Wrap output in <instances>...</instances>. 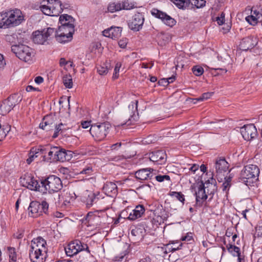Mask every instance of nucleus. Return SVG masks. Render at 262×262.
<instances>
[{"mask_svg":"<svg viewBox=\"0 0 262 262\" xmlns=\"http://www.w3.org/2000/svg\"><path fill=\"white\" fill-rule=\"evenodd\" d=\"M24 21V15L18 9L0 13V27L7 28L16 27Z\"/></svg>","mask_w":262,"mask_h":262,"instance_id":"f257e3e1","label":"nucleus"},{"mask_svg":"<svg viewBox=\"0 0 262 262\" xmlns=\"http://www.w3.org/2000/svg\"><path fill=\"white\" fill-rule=\"evenodd\" d=\"M259 169L256 165L249 164L245 166L242 170L239 178V182L249 186L258 180Z\"/></svg>","mask_w":262,"mask_h":262,"instance_id":"f03ea898","label":"nucleus"},{"mask_svg":"<svg viewBox=\"0 0 262 262\" xmlns=\"http://www.w3.org/2000/svg\"><path fill=\"white\" fill-rule=\"evenodd\" d=\"M41 184L39 192L43 193L58 192L62 188L60 179L54 175L50 176L45 179L40 180Z\"/></svg>","mask_w":262,"mask_h":262,"instance_id":"7ed1b4c3","label":"nucleus"},{"mask_svg":"<svg viewBox=\"0 0 262 262\" xmlns=\"http://www.w3.org/2000/svg\"><path fill=\"white\" fill-rule=\"evenodd\" d=\"M61 6L59 0H43L39 8L45 15L57 16L62 12Z\"/></svg>","mask_w":262,"mask_h":262,"instance_id":"20e7f679","label":"nucleus"},{"mask_svg":"<svg viewBox=\"0 0 262 262\" xmlns=\"http://www.w3.org/2000/svg\"><path fill=\"white\" fill-rule=\"evenodd\" d=\"M111 126L108 122L94 124L91 125L90 133L95 141H101L106 138Z\"/></svg>","mask_w":262,"mask_h":262,"instance_id":"39448f33","label":"nucleus"},{"mask_svg":"<svg viewBox=\"0 0 262 262\" xmlns=\"http://www.w3.org/2000/svg\"><path fill=\"white\" fill-rule=\"evenodd\" d=\"M11 51L19 59L25 62L31 61L34 56L33 50L24 44L12 45Z\"/></svg>","mask_w":262,"mask_h":262,"instance_id":"423d86ee","label":"nucleus"},{"mask_svg":"<svg viewBox=\"0 0 262 262\" xmlns=\"http://www.w3.org/2000/svg\"><path fill=\"white\" fill-rule=\"evenodd\" d=\"M28 209L29 215L33 217H37L43 213L49 215V204L45 200L41 202L36 201L31 202Z\"/></svg>","mask_w":262,"mask_h":262,"instance_id":"0eeeda50","label":"nucleus"},{"mask_svg":"<svg viewBox=\"0 0 262 262\" xmlns=\"http://www.w3.org/2000/svg\"><path fill=\"white\" fill-rule=\"evenodd\" d=\"M21 97L14 94L0 103V114H7L16 104L21 101Z\"/></svg>","mask_w":262,"mask_h":262,"instance_id":"6e6552de","label":"nucleus"},{"mask_svg":"<svg viewBox=\"0 0 262 262\" xmlns=\"http://www.w3.org/2000/svg\"><path fill=\"white\" fill-rule=\"evenodd\" d=\"M64 249L66 254L70 257L76 255L81 251H86L88 253H90L87 244L82 243L78 239L70 242Z\"/></svg>","mask_w":262,"mask_h":262,"instance_id":"1a4fd4ad","label":"nucleus"},{"mask_svg":"<svg viewBox=\"0 0 262 262\" xmlns=\"http://www.w3.org/2000/svg\"><path fill=\"white\" fill-rule=\"evenodd\" d=\"M145 21V16L143 13L136 12L127 21L128 28L134 32L140 31Z\"/></svg>","mask_w":262,"mask_h":262,"instance_id":"9d476101","label":"nucleus"},{"mask_svg":"<svg viewBox=\"0 0 262 262\" xmlns=\"http://www.w3.org/2000/svg\"><path fill=\"white\" fill-rule=\"evenodd\" d=\"M55 32V29L48 28L46 30L45 29L41 31H36L33 37V40L34 43L37 44H44L51 36Z\"/></svg>","mask_w":262,"mask_h":262,"instance_id":"9b49d317","label":"nucleus"},{"mask_svg":"<svg viewBox=\"0 0 262 262\" xmlns=\"http://www.w3.org/2000/svg\"><path fill=\"white\" fill-rule=\"evenodd\" d=\"M47 254L45 251H42L37 246H30L29 257L32 262H44Z\"/></svg>","mask_w":262,"mask_h":262,"instance_id":"f8f14e48","label":"nucleus"},{"mask_svg":"<svg viewBox=\"0 0 262 262\" xmlns=\"http://www.w3.org/2000/svg\"><path fill=\"white\" fill-rule=\"evenodd\" d=\"M241 133L247 141L252 140L258 135L257 129L253 124L244 125L241 128Z\"/></svg>","mask_w":262,"mask_h":262,"instance_id":"ddd939ff","label":"nucleus"},{"mask_svg":"<svg viewBox=\"0 0 262 262\" xmlns=\"http://www.w3.org/2000/svg\"><path fill=\"white\" fill-rule=\"evenodd\" d=\"M151 14L156 18L160 19L165 25L170 27H173L176 24V21L174 18L157 9H152Z\"/></svg>","mask_w":262,"mask_h":262,"instance_id":"4468645a","label":"nucleus"},{"mask_svg":"<svg viewBox=\"0 0 262 262\" xmlns=\"http://www.w3.org/2000/svg\"><path fill=\"white\" fill-rule=\"evenodd\" d=\"M166 152L163 150L154 151L148 154L149 160L158 165L164 164L166 161Z\"/></svg>","mask_w":262,"mask_h":262,"instance_id":"2eb2a0df","label":"nucleus"},{"mask_svg":"<svg viewBox=\"0 0 262 262\" xmlns=\"http://www.w3.org/2000/svg\"><path fill=\"white\" fill-rule=\"evenodd\" d=\"M195 203L194 205V207H202L203 202L206 201L208 198V195L206 194V191L205 188V184L202 182L198 188V191L195 192Z\"/></svg>","mask_w":262,"mask_h":262,"instance_id":"dca6fc26","label":"nucleus"},{"mask_svg":"<svg viewBox=\"0 0 262 262\" xmlns=\"http://www.w3.org/2000/svg\"><path fill=\"white\" fill-rule=\"evenodd\" d=\"M57 153L55 157L53 159L56 162L59 161L63 162L70 160L73 157V153L71 151L67 150L60 147H57Z\"/></svg>","mask_w":262,"mask_h":262,"instance_id":"f3484780","label":"nucleus"},{"mask_svg":"<svg viewBox=\"0 0 262 262\" xmlns=\"http://www.w3.org/2000/svg\"><path fill=\"white\" fill-rule=\"evenodd\" d=\"M23 186H26L31 190L39 191L41 184L40 180L38 181L33 177L29 176H25L23 179Z\"/></svg>","mask_w":262,"mask_h":262,"instance_id":"a211bd4d","label":"nucleus"},{"mask_svg":"<svg viewBox=\"0 0 262 262\" xmlns=\"http://www.w3.org/2000/svg\"><path fill=\"white\" fill-rule=\"evenodd\" d=\"M152 168L140 169L135 172V177L140 181L151 179L155 176Z\"/></svg>","mask_w":262,"mask_h":262,"instance_id":"6ab92c4d","label":"nucleus"},{"mask_svg":"<svg viewBox=\"0 0 262 262\" xmlns=\"http://www.w3.org/2000/svg\"><path fill=\"white\" fill-rule=\"evenodd\" d=\"M257 43L256 38L250 36L244 38L239 45V49L243 51H248L254 48Z\"/></svg>","mask_w":262,"mask_h":262,"instance_id":"aec40b11","label":"nucleus"},{"mask_svg":"<svg viewBox=\"0 0 262 262\" xmlns=\"http://www.w3.org/2000/svg\"><path fill=\"white\" fill-rule=\"evenodd\" d=\"M55 126H56L55 120L52 115L45 116L39 124L40 128L46 131L53 130Z\"/></svg>","mask_w":262,"mask_h":262,"instance_id":"412c9836","label":"nucleus"},{"mask_svg":"<svg viewBox=\"0 0 262 262\" xmlns=\"http://www.w3.org/2000/svg\"><path fill=\"white\" fill-rule=\"evenodd\" d=\"M75 19L68 14H63L60 16L59 23L61 26L70 27V32H75Z\"/></svg>","mask_w":262,"mask_h":262,"instance_id":"4be33fe9","label":"nucleus"},{"mask_svg":"<svg viewBox=\"0 0 262 262\" xmlns=\"http://www.w3.org/2000/svg\"><path fill=\"white\" fill-rule=\"evenodd\" d=\"M122 28L119 27H111L104 30L102 33L103 35L111 38L113 39H117L121 35Z\"/></svg>","mask_w":262,"mask_h":262,"instance_id":"5701e85b","label":"nucleus"},{"mask_svg":"<svg viewBox=\"0 0 262 262\" xmlns=\"http://www.w3.org/2000/svg\"><path fill=\"white\" fill-rule=\"evenodd\" d=\"M204 184L206 185V186H205L206 194L208 196H210L209 199V201H210L213 199V195L217 190L216 182L212 176L211 178Z\"/></svg>","mask_w":262,"mask_h":262,"instance_id":"b1692460","label":"nucleus"},{"mask_svg":"<svg viewBox=\"0 0 262 262\" xmlns=\"http://www.w3.org/2000/svg\"><path fill=\"white\" fill-rule=\"evenodd\" d=\"M105 193L111 197H114L118 193V188L116 184L112 182H106L103 187Z\"/></svg>","mask_w":262,"mask_h":262,"instance_id":"393cba45","label":"nucleus"},{"mask_svg":"<svg viewBox=\"0 0 262 262\" xmlns=\"http://www.w3.org/2000/svg\"><path fill=\"white\" fill-rule=\"evenodd\" d=\"M229 164L225 158H217L215 163V167L217 173L226 172L229 168Z\"/></svg>","mask_w":262,"mask_h":262,"instance_id":"a878e982","label":"nucleus"},{"mask_svg":"<svg viewBox=\"0 0 262 262\" xmlns=\"http://www.w3.org/2000/svg\"><path fill=\"white\" fill-rule=\"evenodd\" d=\"M55 37L57 42L61 43H65L66 42L71 41L73 38V35L74 32L70 31L69 35H67L64 33L59 32L55 30Z\"/></svg>","mask_w":262,"mask_h":262,"instance_id":"bb28decb","label":"nucleus"},{"mask_svg":"<svg viewBox=\"0 0 262 262\" xmlns=\"http://www.w3.org/2000/svg\"><path fill=\"white\" fill-rule=\"evenodd\" d=\"M47 149L44 147H40L39 148H32L31 149L30 152L29 154V157L27 159V163L28 164H30L34 160L35 158L39 156V154L44 155L46 154Z\"/></svg>","mask_w":262,"mask_h":262,"instance_id":"cd10ccee","label":"nucleus"},{"mask_svg":"<svg viewBox=\"0 0 262 262\" xmlns=\"http://www.w3.org/2000/svg\"><path fill=\"white\" fill-rule=\"evenodd\" d=\"M85 220L86 222L85 224H88V226H100L101 223L100 216H97L92 212H89L85 216Z\"/></svg>","mask_w":262,"mask_h":262,"instance_id":"c85d7f7f","label":"nucleus"},{"mask_svg":"<svg viewBox=\"0 0 262 262\" xmlns=\"http://www.w3.org/2000/svg\"><path fill=\"white\" fill-rule=\"evenodd\" d=\"M155 216L160 217V222H164L168 217V212L166 211L162 205L158 204L155 210L154 211Z\"/></svg>","mask_w":262,"mask_h":262,"instance_id":"c756f323","label":"nucleus"},{"mask_svg":"<svg viewBox=\"0 0 262 262\" xmlns=\"http://www.w3.org/2000/svg\"><path fill=\"white\" fill-rule=\"evenodd\" d=\"M145 209L143 205H138L136 208L130 213L128 218L130 220H135L138 218L142 216L144 213Z\"/></svg>","mask_w":262,"mask_h":262,"instance_id":"7c9ffc66","label":"nucleus"},{"mask_svg":"<svg viewBox=\"0 0 262 262\" xmlns=\"http://www.w3.org/2000/svg\"><path fill=\"white\" fill-rule=\"evenodd\" d=\"M226 248L229 253L233 256L238 257V262H245L244 258H242L241 255L240 248L237 246H234L231 244L226 245Z\"/></svg>","mask_w":262,"mask_h":262,"instance_id":"2f4dec72","label":"nucleus"},{"mask_svg":"<svg viewBox=\"0 0 262 262\" xmlns=\"http://www.w3.org/2000/svg\"><path fill=\"white\" fill-rule=\"evenodd\" d=\"M47 245L46 241L41 236H38L36 238H33L31 241L30 246H36L37 247L42 251L47 252V249L46 247Z\"/></svg>","mask_w":262,"mask_h":262,"instance_id":"473e14b6","label":"nucleus"},{"mask_svg":"<svg viewBox=\"0 0 262 262\" xmlns=\"http://www.w3.org/2000/svg\"><path fill=\"white\" fill-rule=\"evenodd\" d=\"M46 153H48V157H46L45 154L42 155V156L43 157V161L48 162H55L56 161H54L53 159L54 156L55 157L56 154L57 153V146H53L50 148V150H48L47 148Z\"/></svg>","mask_w":262,"mask_h":262,"instance_id":"72a5a7b5","label":"nucleus"},{"mask_svg":"<svg viewBox=\"0 0 262 262\" xmlns=\"http://www.w3.org/2000/svg\"><path fill=\"white\" fill-rule=\"evenodd\" d=\"M119 2L121 6V10H130L137 8V3L135 2H130L129 0H123L119 1Z\"/></svg>","mask_w":262,"mask_h":262,"instance_id":"f704fd0d","label":"nucleus"},{"mask_svg":"<svg viewBox=\"0 0 262 262\" xmlns=\"http://www.w3.org/2000/svg\"><path fill=\"white\" fill-rule=\"evenodd\" d=\"M179 9H185L189 6L191 3L190 0H171Z\"/></svg>","mask_w":262,"mask_h":262,"instance_id":"c9c22d12","label":"nucleus"},{"mask_svg":"<svg viewBox=\"0 0 262 262\" xmlns=\"http://www.w3.org/2000/svg\"><path fill=\"white\" fill-rule=\"evenodd\" d=\"M99 195V193H98L97 194L96 193H93L88 195V197L86 199V206L88 207H91L94 204L96 203L99 198L98 196Z\"/></svg>","mask_w":262,"mask_h":262,"instance_id":"e433bc0d","label":"nucleus"},{"mask_svg":"<svg viewBox=\"0 0 262 262\" xmlns=\"http://www.w3.org/2000/svg\"><path fill=\"white\" fill-rule=\"evenodd\" d=\"M182 246V244L181 243V244L177 248H173V247L171 246L170 244H168L165 245L164 247H162L161 250L164 255L167 254L170 252H172V253H174V252H175L176 250L180 249Z\"/></svg>","mask_w":262,"mask_h":262,"instance_id":"4c0bfd02","label":"nucleus"},{"mask_svg":"<svg viewBox=\"0 0 262 262\" xmlns=\"http://www.w3.org/2000/svg\"><path fill=\"white\" fill-rule=\"evenodd\" d=\"M93 169L91 165H88L83 167L78 174L81 175H85V179L86 177L93 174Z\"/></svg>","mask_w":262,"mask_h":262,"instance_id":"58836bf2","label":"nucleus"},{"mask_svg":"<svg viewBox=\"0 0 262 262\" xmlns=\"http://www.w3.org/2000/svg\"><path fill=\"white\" fill-rule=\"evenodd\" d=\"M121 11V6L119 2L116 3L114 2L110 3L107 6V12L114 13L117 11Z\"/></svg>","mask_w":262,"mask_h":262,"instance_id":"ea45409f","label":"nucleus"},{"mask_svg":"<svg viewBox=\"0 0 262 262\" xmlns=\"http://www.w3.org/2000/svg\"><path fill=\"white\" fill-rule=\"evenodd\" d=\"M169 195L176 198L178 200L181 202L183 205L184 204L185 201V196L181 192L170 191Z\"/></svg>","mask_w":262,"mask_h":262,"instance_id":"a19ab883","label":"nucleus"},{"mask_svg":"<svg viewBox=\"0 0 262 262\" xmlns=\"http://www.w3.org/2000/svg\"><path fill=\"white\" fill-rule=\"evenodd\" d=\"M63 83L64 85L68 89H71L73 86V82L71 76L66 75L63 77Z\"/></svg>","mask_w":262,"mask_h":262,"instance_id":"79ce46f5","label":"nucleus"},{"mask_svg":"<svg viewBox=\"0 0 262 262\" xmlns=\"http://www.w3.org/2000/svg\"><path fill=\"white\" fill-rule=\"evenodd\" d=\"M246 21L251 25L255 26L258 22H261L262 19H258L253 15H251L246 17Z\"/></svg>","mask_w":262,"mask_h":262,"instance_id":"37998d69","label":"nucleus"},{"mask_svg":"<svg viewBox=\"0 0 262 262\" xmlns=\"http://www.w3.org/2000/svg\"><path fill=\"white\" fill-rule=\"evenodd\" d=\"M97 72L101 75H105L108 72V67L105 63H103L102 66L97 67Z\"/></svg>","mask_w":262,"mask_h":262,"instance_id":"c03bdc74","label":"nucleus"},{"mask_svg":"<svg viewBox=\"0 0 262 262\" xmlns=\"http://www.w3.org/2000/svg\"><path fill=\"white\" fill-rule=\"evenodd\" d=\"M192 71L195 75L199 76L203 74L204 69L201 66H195L192 68Z\"/></svg>","mask_w":262,"mask_h":262,"instance_id":"a18cd8bd","label":"nucleus"},{"mask_svg":"<svg viewBox=\"0 0 262 262\" xmlns=\"http://www.w3.org/2000/svg\"><path fill=\"white\" fill-rule=\"evenodd\" d=\"M213 92H207L203 93L201 96L200 97L196 98L195 100L198 101H203L204 100H207L210 98L213 95Z\"/></svg>","mask_w":262,"mask_h":262,"instance_id":"49530a36","label":"nucleus"},{"mask_svg":"<svg viewBox=\"0 0 262 262\" xmlns=\"http://www.w3.org/2000/svg\"><path fill=\"white\" fill-rule=\"evenodd\" d=\"M17 35L16 34H7L5 36V40L10 43H14L17 39Z\"/></svg>","mask_w":262,"mask_h":262,"instance_id":"de8ad7c7","label":"nucleus"},{"mask_svg":"<svg viewBox=\"0 0 262 262\" xmlns=\"http://www.w3.org/2000/svg\"><path fill=\"white\" fill-rule=\"evenodd\" d=\"M8 251L10 259H17L16 253L15 249L13 247H8Z\"/></svg>","mask_w":262,"mask_h":262,"instance_id":"09e8293b","label":"nucleus"},{"mask_svg":"<svg viewBox=\"0 0 262 262\" xmlns=\"http://www.w3.org/2000/svg\"><path fill=\"white\" fill-rule=\"evenodd\" d=\"M131 234L134 236H138L139 237V238H140V239H142L143 237L141 229L140 228H135L134 229H133L131 231Z\"/></svg>","mask_w":262,"mask_h":262,"instance_id":"8fccbe9b","label":"nucleus"},{"mask_svg":"<svg viewBox=\"0 0 262 262\" xmlns=\"http://www.w3.org/2000/svg\"><path fill=\"white\" fill-rule=\"evenodd\" d=\"M193 3L191 2L192 5L195 6L196 8L203 7L205 5L206 1L205 0H193Z\"/></svg>","mask_w":262,"mask_h":262,"instance_id":"3c124183","label":"nucleus"},{"mask_svg":"<svg viewBox=\"0 0 262 262\" xmlns=\"http://www.w3.org/2000/svg\"><path fill=\"white\" fill-rule=\"evenodd\" d=\"M121 66V63L120 62H117L116 64L115 69H114V72L113 75V78L114 79H117L119 77V72L120 70V68Z\"/></svg>","mask_w":262,"mask_h":262,"instance_id":"603ef678","label":"nucleus"},{"mask_svg":"<svg viewBox=\"0 0 262 262\" xmlns=\"http://www.w3.org/2000/svg\"><path fill=\"white\" fill-rule=\"evenodd\" d=\"M61 126H63V124L62 123H60L58 125L57 124V123H56V126L54 127V129H55V131H54V133L52 136V137L53 138H56L58 137V133L59 132H62V129L61 128Z\"/></svg>","mask_w":262,"mask_h":262,"instance_id":"864d4df0","label":"nucleus"},{"mask_svg":"<svg viewBox=\"0 0 262 262\" xmlns=\"http://www.w3.org/2000/svg\"><path fill=\"white\" fill-rule=\"evenodd\" d=\"M75 200V198L74 196L71 195L70 193H66L64 195V204L65 205L70 203L71 201H72Z\"/></svg>","mask_w":262,"mask_h":262,"instance_id":"5fc2aeb1","label":"nucleus"},{"mask_svg":"<svg viewBox=\"0 0 262 262\" xmlns=\"http://www.w3.org/2000/svg\"><path fill=\"white\" fill-rule=\"evenodd\" d=\"M156 180L159 182H163L164 180L170 181V178L168 175H158L155 176Z\"/></svg>","mask_w":262,"mask_h":262,"instance_id":"6e6d98bb","label":"nucleus"},{"mask_svg":"<svg viewBox=\"0 0 262 262\" xmlns=\"http://www.w3.org/2000/svg\"><path fill=\"white\" fill-rule=\"evenodd\" d=\"M56 31L59 32L64 33L66 35H69V34L67 33H69L70 32V27L60 26L58 27V29Z\"/></svg>","mask_w":262,"mask_h":262,"instance_id":"4d7b16f0","label":"nucleus"},{"mask_svg":"<svg viewBox=\"0 0 262 262\" xmlns=\"http://www.w3.org/2000/svg\"><path fill=\"white\" fill-rule=\"evenodd\" d=\"M127 43L128 39L126 38H122L118 41L119 46L122 49H124L126 48Z\"/></svg>","mask_w":262,"mask_h":262,"instance_id":"13d9d810","label":"nucleus"},{"mask_svg":"<svg viewBox=\"0 0 262 262\" xmlns=\"http://www.w3.org/2000/svg\"><path fill=\"white\" fill-rule=\"evenodd\" d=\"M124 159H125V157L124 156L118 155V156H114V157H110L108 159L110 161L118 162L119 161H121Z\"/></svg>","mask_w":262,"mask_h":262,"instance_id":"bf43d9fd","label":"nucleus"},{"mask_svg":"<svg viewBox=\"0 0 262 262\" xmlns=\"http://www.w3.org/2000/svg\"><path fill=\"white\" fill-rule=\"evenodd\" d=\"M24 230L20 229V230H18L16 233H14L13 236L16 238L21 239L24 236Z\"/></svg>","mask_w":262,"mask_h":262,"instance_id":"052dcab7","label":"nucleus"},{"mask_svg":"<svg viewBox=\"0 0 262 262\" xmlns=\"http://www.w3.org/2000/svg\"><path fill=\"white\" fill-rule=\"evenodd\" d=\"M182 241H185L187 242H190L191 241H193L192 235L191 233H187V235L182 236L181 237Z\"/></svg>","mask_w":262,"mask_h":262,"instance_id":"680f3d73","label":"nucleus"},{"mask_svg":"<svg viewBox=\"0 0 262 262\" xmlns=\"http://www.w3.org/2000/svg\"><path fill=\"white\" fill-rule=\"evenodd\" d=\"M121 145V142H117L116 143L111 145V146H110V148L112 150H117L119 149Z\"/></svg>","mask_w":262,"mask_h":262,"instance_id":"e2e57ef3","label":"nucleus"},{"mask_svg":"<svg viewBox=\"0 0 262 262\" xmlns=\"http://www.w3.org/2000/svg\"><path fill=\"white\" fill-rule=\"evenodd\" d=\"M231 186V184L229 183L228 181H224V182L222 184V190L223 191H228L229 189Z\"/></svg>","mask_w":262,"mask_h":262,"instance_id":"0e129e2a","label":"nucleus"},{"mask_svg":"<svg viewBox=\"0 0 262 262\" xmlns=\"http://www.w3.org/2000/svg\"><path fill=\"white\" fill-rule=\"evenodd\" d=\"M179 259V256L176 255L175 253H172L169 255L168 260L170 262H175Z\"/></svg>","mask_w":262,"mask_h":262,"instance_id":"69168bd1","label":"nucleus"},{"mask_svg":"<svg viewBox=\"0 0 262 262\" xmlns=\"http://www.w3.org/2000/svg\"><path fill=\"white\" fill-rule=\"evenodd\" d=\"M81 125L83 128H88L92 125L91 124V121H85L81 122Z\"/></svg>","mask_w":262,"mask_h":262,"instance_id":"338daca9","label":"nucleus"},{"mask_svg":"<svg viewBox=\"0 0 262 262\" xmlns=\"http://www.w3.org/2000/svg\"><path fill=\"white\" fill-rule=\"evenodd\" d=\"M251 13H252V15H253L255 16H256V18H257V19H258L259 20L261 19L260 18H261V17H262L261 13H260L258 11H257L256 10H252Z\"/></svg>","mask_w":262,"mask_h":262,"instance_id":"774afa93","label":"nucleus"}]
</instances>
